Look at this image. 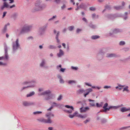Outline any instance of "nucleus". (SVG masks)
Returning <instances> with one entry per match:
<instances>
[{"instance_id": "obj_34", "label": "nucleus", "mask_w": 130, "mask_h": 130, "mask_svg": "<svg viewBox=\"0 0 130 130\" xmlns=\"http://www.w3.org/2000/svg\"><path fill=\"white\" fill-rule=\"evenodd\" d=\"M100 37L99 36L95 35L91 36V38L92 39H96L99 38Z\"/></svg>"}, {"instance_id": "obj_27", "label": "nucleus", "mask_w": 130, "mask_h": 130, "mask_svg": "<svg viewBox=\"0 0 130 130\" xmlns=\"http://www.w3.org/2000/svg\"><path fill=\"white\" fill-rule=\"evenodd\" d=\"M67 82L68 84L72 85L76 84L77 83V82L75 80H69L67 81Z\"/></svg>"}, {"instance_id": "obj_37", "label": "nucleus", "mask_w": 130, "mask_h": 130, "mask_svg": "<svg viewBox=\"0 0 130 130\" xmlns=\"http://www.w3.org/2000/svg\"><path fill=\"white\" fill-rule=\"evenodd\" d=\"M48 48L50 49H54L56 48V47L53 45H49L48 47Z\"/></svg>"}, {"instance_id": "obj_36", "label": "nucleus", "mask_w": 130, "mask_h": 130, "mask_svg": "<svg viewBox=\"0 0 130 130\" xmlns=\"http://www.w3.org/2000/svg\"><path fill=\"white\" fill-rule=\"evenodd\" d=\"M117 85H118V86H116L115 87L116 89H118L119 87H123L125 86V85H122L119 83H118Z\"/></svg>"}, {"instance_id": "obj_50", "label": "nucleus", "mask_w": 130, "mask_h": 130, "mask_svg": "<svg viewBox=\"0 0 130 130\" xmlns=\"http://www.w3.org/2000/svg\"><path fill=\"white\" fill-rule=\"evenodd\" d=\"M71 68L73 70H77L78 69V68L77 67H74L73 66H72L71 67Z\"/></svg>"}, {"instance_id": "obj_21", "label": "nucleus", "mask_w": 130, "mask_h": 130, "mask_svg": "<svg viewBox=\"0 0 130 130\" xmlns=\"http://www.w3.org/2000/svg\"><path fill=\"white\" fill-rule=\"evenodd\" d=\"M88 100L90 102V103H89V105L90 106L94 107L95 106V101L94 100H91L90 99H88Z\"/></svg>"}, {"instance_id": "obj_51", "label": "nucleus", "mask_w": 130, "mask_h": 130, "mask_svg": "<svg viewBox=\"0 0 130 130\" xmlns=\"http://www.w3.org/2000/svg\"><path fill=\"white\" fill-rule=\"evenodd\" d=\"M90 118H88L86 120L84 121V123L85 124H86L87 122L90 121Z\"/></svg>"}, {"instance_id": "obj_42", "label": "nucleus", "mask_w": 130, "mask_h": 130, "mask_svg": "<svg viewBox=\"0 0 130 130\" xmlns=\"http://www.w3.org/2000/svg\"><path fill=\"white\" fill-rule=\"evenodd\" d=\"M125 44V42L123 41H120L119 43V45L121 46L124 45Z\"/></svg>"}, {"instance_id": "obj_53", "label": "nucleus", "mask_w": 130, "mask_h": 130, "mask_svg": "<svg viewBox=\"0 0 130 130\" xmlns=\"http://www.w3.org/2000/svg\"><path fill=\"white\" fill-rule=\"evenodd\" d=\"M66 69L65 68H61L60 69L59 71L60 72H64L65 71V70H66Z\"/></svg>"}, {"instance_id": "obj_52", "label": "nucleus", "mask_w": 130, "mask_h": 130, "mask_svg": "<svg viewBox=\"0 0 130 130\" xmlns=\"http://www.w3.org/2000/svg\"><path fill=\"white\" fill-rule=\"evenodd\" d=\"M27 40H33L34 39V38L32 36H29L27 38Z\"/></svg>"}, {"instance_id": "obj_6", "label": "nucleus", "mask_w": 130, "mask_h": 130, "mask_svg": "<svg viewBox=\"0 0 130 130\" xmlns=\"http://www.w3.org/2000/svg\"><path fill=\"white\" fill-rule=\"evenodd\" d=\"M121 32L120 30L119 29L115 28L111 29L109 32L108 34V35L109 36H111L112 37H115L113 35L115 34H116Z\"/></svg>"}, {"instance_id": "obj_1", "label": "nucleus", "mask_w": 130, "mask_h": 130, "mask_svg": "<svg viewBox=\"0 0 130 130\" xmlns=\"http://www.w3.org/2000/svg\"><path fill=\"white\" fill-rule=\"evenodd\" d=\"M12 53H14L19 48H20V45L19 42L18 38H17L15 41L12 42Z\"/></svg>"}, {"instance_id": "obj_8", "label": "nucleus", "mask_w": 130, "mask_h": 130, "mask_svg": "<svg viewBox=\"0 0 130 130\" xmlns=\"http://www.w3.org/2000/svg\"><path fill=\"white\" fill-rule=\"evenodd\" d=\"M46 61L44 59H42L40 63L39 66L41 68L44 69L48 68V67L46 66Z\"/></svg>"}, {"instance_id": "obj_49", "label": "nucleus", "mask_w": 130, "mask_h": 130, "mask_svg": "<svg viewBox=\"0 0 130 130\" xmlns=\"http://www.w3.org/2000/svg\"><path fill=\"white\" fill-rule=\"evenodd\" d=\"M62 95H60L58 96V98L57 99V100L58 101L61 100L62 99Z\"/></svg>"}, {"instance_id": "obj_24", "label": "nucleus", "mask_w": 130, "mask_h": 130, "mask_svg": "<svg viewBox=\"0 0 130 130\" xmlns=\"http://www.w3.org/2000/svg\"><path fill=\"white\" fill-rule=\"evenodd\" d=\"M108 106V104L107 103H106L104 104V106L103 107V108L104 109L103 110V111L106 112V111L107 110H108V108H107Z\"/></svg>"}, {"instance_id": "obj_43", "label": "nucleus", "mask_w": 130, "mask_h": 130, "mask_svg": "<svg viewBox=\"0 0 130 130\" xmlns=\"http://www.w3.org/2000/svg\"><path fill=\"white\" fill-rule=\"evenodd\" d=\"M7 30V28L6 27V26H5L4 28L2 30V32L3 33H5L6 32Z\"/></svg>"}, {"instance_id": "obj_20", "label": "nucleus", "mask_w": 130, "mask_h": 130, "mask_svg": "<svg viewBox=\"0 0 130 130\" xmlns=\"http://www.w3.org/2000/svg\"><path fill=\"white\" fill-rule=\"evenodd\" d=\"M121 106L120 105H117L116 106H110L108 108V110H109L110 109H118Z\"/></svg>"}, {"instance_id": "obj_28", "label": "nucleus", "mask_w": 130, "mask_h": 130, "mask_svg": "<svg viewBox=\"0 0 130 130\" xmlns=\"http://www.w3.org/2000/svg\"><path fill=\"white\" fill-rule=\"evenodd\" d=\"M116 55L114 53H108L106 54V56L107 57H115Z\"/></svg>"}, {"instance_id": "obj_46", "label": "nucleus", "mask_w": 130, "mask_h": 130, "mask_svg": "<svg viewBox=\"0 0 130 130\" xmlns=\"http://www.w3.org/2000/svg\"><path fill=\"white\" fill-rule=\"evenodd\" d=\"M129 127H128V126L123 127L120 128L119 129L120 130L125 129L129 128Z\"/></svg>"}, {"instance_id": "obj_62", "label": "nucleus", "mask_w": 130, "mask_h": 130, "mask_svg": "<svg viewBox=\"0 0 130 130\" xmlns=\"http://www.w3.org/2000/svg\"><path fill=\"white\" fill-rule=\"evenodd\" d=\"M79 7L81 8H83L84 7L85 5L84 4H81L79 6Z\"/></svg>"}, {"instance_id": "obj_55", "label": "nucleus", "mask_w": 130, "mask_h": 130, "mask_svg": "<svg viewBox=\"0 0 130 130\" xmlns=\"http://www.w3.org/2000/svg\"><path fill=\"white\" fill-rule=\"evenodd\" d=\"M82 30L81 29L77 28L76 30V32L77 33H78L81 32Z\"/></svg>"}, {"instance_id": "obj_18", "label": "nucleus", "mask_w": 130, "mask_h": 130, "mask_svg": "<svg viewBox=\"0 0 130 130\" xmlns=\"http://www.w3.org/2000/svg\"><path fill=\"white\" fill-rule=\"evenodd\" d=\"M55 97V96L54 94H52L46 97L45 98V100H48L51 99H54Z\"/></svg>"}, {"instance_id": "obj_33", "label": "nucleus", "mask_w": 130, "mask_h": 130, "mask_svg": "<svg viewBox=\"0 0 130 130\" xmlns=\"http://www.w3.org/2000/svg\"><path fill=\"white\" fill-rule=\"evenodd\" d=\"M23 105L25 106H29V102L24 101L23 102Z\"/></svg>"}, {"instance_id": "obj_14", "label": "nucleus", "mask_w": 130, "mask_h": 130, "mask_svg": "<svg viewBox=\"0 0 130 130\" xmlns=\"http://www.w3.org/2000/svg\"><path fill=\"white\" fill-rule=\"evenodd\" d=\"M64 54L63 51L61 49H60L59 52L57 54V56L58 57L60 58L64 55Z\"/></svg>"}, {"instance_id": "obj_59", "label": "nucleus", "mask_w": 130, "mask_h": 130, "mask_svg": "<svg viewBox=\"0 0 130 130\" xmlns=\"http://www.w3.org/2000/svg\"><path fill=\"white\" fill-rule=\"evenodd\" d=\"M56 17L57 16H56V15H55L53 16V17H52V18H51L50 19L48 20V21H50L51 20H53L55 18H56Z\"/></svg>"}, {"instance_id": "obj_30", "label": "nucleus", "mask_w": 130, "mask_h": 130, "mask_svg": "<svg viewBox=\"0 0 130 130\" xmlns=\"http://www.w3.org/2000/svg\"><path fill=\"white\" fill-rule=\"evenodd\" d=\"M47 25L48 24H47L39 28L45 32L47 28Z\"/></svg>"}, {"instance_id": "obj_63", "label": "nucleus", "mask_w": 130, "mask_h": 130, "mask_svg": "<svg viewBox=\"0 0 130 130\" xmlns=\"http://www.w3.org/2000/svg\"><path fill=\"white\" fill-rule=\"evenodd\" d=\"M62 65L61 64H60L56 66V69L58 70H59V68H61Z\"/></svg>"}, {"instance_id": "obj_57", "label": "nucleus", "mask_w": 130, "mask_h": 130, "mask_svg": "<svg viewBox=\"0 0 130 130\" xmlns=\"http://www.w3.org/2000/svg\"><path fill=\"white\" fill-rule=\"evenodd\" d=\"M89 26L93 28H95L96 27V26L95 25H93L92 24H90L89 25Z\"/></svg>"}, {"instance_id": "obj_15", "label": "nucleus", "mask_w": 130, "mask_h": 130, "mask_svg": "<svg viewBox=\"0 0 130 130\" xmlns=\"http://www.w3.org/2000/svg\"><path fill=\"white\" fill-rule=\"evenodd\" d=\"M45 116L48 118L47 119H51V117H54V115L51 112H49L46 113L45 115Z\"/></svg>"}, {"instance_id": "obj_41", "label": "nucleus", "mask_w": 130, "mask_h": 130, "mask_svg": "<svg viewBox=\"0 0 130 130\" xmlns=\"http://www.w3.org/2000/svg\"><path fill=\"white\" fill-rule=\"evenodd\" d=\"M115 9L117 10H120L123 7L121 6H115L114 7Z\"/></svg>"}, {"instance_id": "obj_54", "label": "nucleus", "mask_w": 130, "mask_h": 130, "mask_svg": "<svg viewBox=\"0 0 130 130\" xmlns=\"http://www.w3.org/2000/svg\"><path fill=\"white\" fill-rule=\"evenodd\" d=\"M54 2L56 4H59L61 2L60 0H55Z\"/></svg>"}, {"instance_id": "obj_16", "label": "nucleus", "mask_w": 130, "mask_h": 130, "mask_svg": "<svg viewBox=\"0 0 130 130\" xmlns=\"http://www.w3.org/2000/svg\"><path fill=\"white\" fill-rule=\"evenodd\" d=\"M34 86L35 85L33 84L32 85H29L27 86L23 87L20 89V91H22L28 88H33L34 87Z\"/></svg>"}, {"instance_id": "obj_45", "label": "nucleus", "mask_w": 130, "mask_h": 130, "mask_svg": "<svg viewBox=\"0 0 130 130\" xmlns=\"http://www.w3.org/2000/svg\"><path fill=\"white\" fill-rule=\"evenodd\" d=\"M80 112H85L86 111V110H85V108H83L82 107L80 108Z\"/></svg>"}, {"instance_id": "obj_26", "label": "nucleus", "mask_w": 130, "mask_h": 130, "mask_svg": "<svg viewBox=\"0 0 130 130\" xmlns=\"http://www.w3.org/2000/svg\"><path fill=\"white\" fill-rule=\"evenodd\" d=\"M78 114V112L77 111H76L72 114H69L68 115V117L70 118H72L75 116H76V115Z\"/></svg>"}, {"instance_id": "obj_22", "label": "nucleus", "mask_w": 130, "mask_h": 130, "mask_svg": "<svg viewBox=\"0 0 130 130\" xmlns=\"http://www.w3.org/2000/svg\"><path fill=\"white\" fill-rule=\"evenodd\" d=\"M85 91V90L83 88H81L76 91V92L77 94H79L83 93Z\"/></svg>"}, {"instance_id": "obj_25", "label": "nucleus", "mask_w": 130, "mask_h": 130, "mask_svg": "<svg viewBox=\"0 0 130 130\" xmlns=\"http://www.w3.org/2000/svg\"><path fill=\"white\" fill-rule=\"evenodd\" d=\"M130 110V108H126L124 107H122L120 109V111L122 112L126 111H127Z\"/></svg>"}, {"instance_id": "obj_9", "label": "nucleus", "mask_w": 130, "mask_h": 130, "mask_svg": "<svg viewBox=\"0 0 130 130\" xmlns=\"http://www.w3.org/2000/svg\"><path fill=\"white\" fill-rule=\"evenodd\" d=\"M38 120L40 122L45 123H51L53 122L52 120L49 119H48L46 120L43 118H42L38 119Z\"/></svg>"}, {"instance_id": "obj_12", "label": "nucleus", "mask_w": 130, "mask_h": 130, "mask_svg": "<svg viewBox=\"0 0 130 130\" xmlns=\"http://www.w3.org/2000/svg\"><path fill=\"white\" fill-rule=\"evenodd\" d=\"M51 93V91L50 90H46L42 92H39L38 93V95L41 96L46 94H50Z\"/></svg>"}, {"instance_id": "obj_4", "label": "nucleus", "mask_w": 130, "mask_h": 130, "mask_svg": "<svg viewBox=\"0 0 130 130\" xmlns=\"http://www.w3.org/2000/svg\"><path fill=\"white\" fill-rule=\"evenodd\" d=\"M6 0H3V1L4 2L3 3V5L1 7V9H3L5 7L8 8H11L15 7V5L14 4H13L11 6H10L6 2H5V1ZM9 0L10 1L9 3V4H11L13 3L14 2V0Z\"/></svg>"}, {"instance_id": "obj_17", "label": "nucleus", "mask_w": 130, "mask_h": 130, "mask_svg": "<svg viewBox=\"0 0 130 130\" xmlns=\"http://www.w3.org/2000/svg\"><path fill=\"white\" fill-rule=\"evenodd\" d=\"M105 52L104 49L101 50H100L99 52L97 54V56L98 57L100 56L102 57L103 56Z\"/></svg>"}, {"instance_id": "obj_7", "label": "nucleus", "mask_w": 130, "mask_h": 130, "mask_svg": "<svg viewBox=\"0 0 130 130\" xmlns=\"http://www.w3.org/2000/svg\"><path fill=\"white\" fill-rule=\"evenodd\" d=\"M36 81L33 80L31 81H25L22 83V84L23 85H25L27 84H29V85H32L34 84L35 85L34 87H35L36 86Z\"/></svg>"}, {"instance_id": "obj_2", "label": "nucleus", "mask_w": 130, "mask_h": 130, "mask_svg": "<svg viewBox=\"0 0 130 130\" xmlns=\"http://www.w3.org/2000/svg\"><path fill=\"white\" fill-rule=\"evenodd\" d=\"M46 5L44 4H41L39 2H37L35 4V6L33 8L32 11L35 12L38 11L42 10L44 9Z\"/></svg>"}, {"instance_id": "obj_11", "label": "nucleus", "mask_w": 130, "mask_h": 130, "mask_svg": "<svg viewBox=\"0 0 130 130\" xmlns=\"http://www.w3.org/2000/svg\"><path fill=\"white\" fill-rule=\"evenodd\" d=\"M121 16L120 15H117L115 14H107L105 16L106 19H112L116 17H119Z\"/></svg>"}, {"instance_id": "obj_40", "label": "nucleus", "mask_w": 130, "mask_h": 130, "mask_svg": "<svg viewBox=\"0 0 130 130\" xmlns=\"http://www.w3.org/2000/svg\"><path fill=\"white\" fill-rule=\"evenodd\" d=\"M74 26H69L68 29L70 31H71L73 30L74 28Z\"/></svg>"}, {"instance_id": "obj_35", "label": "nucleus", "mask_w": 130, "mask_h": 130, "mask_svg": "<svg viewBox=\"0 0 130 130\" xmlns=\"http://www.w3.org/2000/svg\"><path fill=\"white\" fill-rule=\"evenodd\" d=\"M92 17L93 19H97L99 17L98 15H96L95 13L93 14L92 15Z\"/></svg>"}, {"instance_id": "obj_44", "label": "nucleus", "mask_w": 130, "mask_h": 130, "mask_svg": "<svg viewBox=\"0 0 130 130\" xmlns=\"http://www.w3.org/2000/svg\"><path fill=\"white\" fill-rule=\"evenodd\" d=\"M7 65V63H6L0 61V66H5Z\"/></svg>"}, {"instance_id": "obj_38", "label": "nucleus", "mask_w": 130, "mask_h": 130, "mask_svg": "<svg viewBox=\"0 0 130 130\" xmlns=\"http://www.w3.org/2000/svg\"><path fill=\"white\" fill-rule=\"evenodd\" d=\"M103 104V102H101L100 104H99L98 103H97L96 104V106L97 107H99L102 106Z\"/></svg>"}, {"instance_id": "obj_13", "label": "nucleus", "mask_w": 130, "mask_h": 130, "mask_svg": "<svg viewBox=\"0 0 130 130\" xmlns=\"http://www.w3.org/2000/svg\"><path fill=\"white\" fill-rule=\"evenodd\" d=\"M93 91V90L92 88H89L85 90L84 92L85 93L84 94V95L85 97H86L87 95L89 94L90 92Z\"/></svg>"}, {"instance_id": "obj_23", "label": "nucleus", "mask_w": 130, "mask_h": 130, "mask_svg": "<svg viewBox=\"0 0 130 130\" xmlns=\"http://www.w3.org/2000/svg\"><path fill=\"white\" fill-rule=\"evenodd\" d=\"M129 87L128 86H125L123 88V92H126L127 93H129V90L128 89Z\"/></svg>"}, {"instance_id": "obj_64", "label": "nucleus", "mask_w": 130, "mask_h": 130, "mask_svg": "<svg viewBox=\"0 0 130 130\" xmlns=\"http://www.w3.org/2000/svg\"><path fill=\"white\" fill-rule=\"evenodd\" d=\"M76 116L79 118H82V115L78 113L76 115Z\"/></svg>"}, {"instance_id": "obj_5", "label": "nucleus", "mask_w": 130, "mask_h": 130, "mask_svg": "<svg viewBox=\"0 0 130 130\" xmlns=\"http://www.w3.org/2000/svg\"><path fill=\"white\" fill-rule=\"evenodd\" d=\"M32 29V26L25 25L22 28L21 31V32L22 33L28 32L31 30Z\"/></svg>"}, {"instance_id": "obj_3", "label": "nucleus", "mask_w": 130, "mask_h": 130, "mask_svg": "<svg viewBox=\"0 0 130 130\" xmlns=\"http://www.w3.org/2000/svg\"><path fill=\"white\" fill-rule=\"evenodd\" d=\"M4 55L0 57V60L7 61L9 60V56L8 53V47L6 43L4 44Z\"/></svg>"}, {"instance_id": "obj_39", "label": "nucleus", "mask_w": 130, "mask_h": 130, "mask_svg": "<svg viewBox=\"0 0 130 130\" xmlns=\"http://www.w3.org/2000/svg\"><path fill=\"white\" fill-rule=\"evenodd\" d=\"M59 105L57 104V103L54 102L52 103V105L51 106H53V107H57L58 106H59Z\"/></svg>"}, {"instance_id": "obj_61", "label": "nucleus", "mask_w": 130, "mask_h": 130, "mask_svg": "<svg viewBox=\"0 0 130 130\" xmlns=\"http://www.w3.org/2000/svg\"><path fill=\"white\" fill-rule=\"evenodd\" d=\"M60 32L59 31H58L57 32V34L56 35V38H58V36L59 35Z\"/></svg>"}, {"instance_id": "obj_32", "label": "nucleus", "mask_w": 130, "mask_h": 130, "mask_svg": "<svg viewBox=\"0 0 130 130\" xmlns=\"http://www.w3.org/2000/svg\"><path fill=\"white\" fill-rule=\"evenodd\" d=\"M85 85H87L89 87H91L92 88H95V86H92V85L89 83L85 82L84 83Z\"/></svg>"}, {"instance_id": "obj_58", "label": "nucleus", "mask_w": 130, "mask_h": 130, "mask_svg": "<svg viewBox=\"0 0 130 130\" xmlns=\"http://www.w3.org/2000/svg\"><path fill=\"white\" fill-rule=\"evenodd\" d=\"M35 103L33 102H29V106L30 105H35Z\"/></svg>"}, {"instance_id": "obj_56", "label": "nucleus", "mask_w": 130, "mask_h": 130, "mask_svg": "<svg viewBox=\"0 0 130 130\" xmlns=\"http://www.w3.org/2000/svg\"><path fill=\"white\" fill-rule=\"evenodd\" d=\"M66 7V6L65 4H63V5L61 6V9L62 10H63Z\"/></svg>"}, {"instance_id": "obj_47", "label": "nucleus", "mask_w": 130, "mask_h": 130, "mask_svg": "<svg viewBox=\"0 0 130 130\" xmlns=\"http://www.w3.org/2000/svg\"><path fill=\"white\" fill-rule=\"evenodd\" d=\"M42 112L41 111H36L34 112H33V113L34 115H36L37 114H39L41 113Z\"/></svg>"}, {"instance_id": "obj_31", "label": "nucleus", "mask_w": 130, "mask_h": 130, "mask_svg": "<svg viewBox=\"0 0 130 130\" xmlns=\"http://www.w3.org/2000/svg\"><path fill=\"white\" fill-rule=\"evenodd\" d=\"M38 32L40 36H42L44 34V31L39 28L38 31Z\"/></svg>"}, {"instance_id": "obj_19", "label": "nucleus", "mask_w": 130, "mask_h": 130, "mask_svg": "<svg viewBox=\"0 0 130 130\" xmlns=\"http://www.w3.org/2000/svg\"><path fill=\"white\" fill-rule=\"evenodd\" d=\"M57 77L59 80V82L60 84H63L64 83V81L63 79L61 76L58 74L57 75Z\"/></svg>"}, {"instance_id": "obj_60", "label": "nucleus", "mask_w": 130, "mask_h": 130, "mask_svg": "<svg viewBox=\"0 0 130 130\" xmlns=\"http://www.w3.org/2000/svg\"><path fill=\"white\" fill-rule=\"evenodd\" d=\"M44 90V89L43 88H40L39 89L38 91L40 92H41L43 91Z\"/></svg>"}, {"instance_id": "obj_48", "label": "nucleus", "mask_w": 130, "mask_h": 130, "mask_svg": "<svg viewBox=\"0 0 130 130\" xmlns=\"http://www.w3.org/2000/svg\"><path fill=\"white\" fill-rule=\"evenodd\" d=\"M18 15V14L17 13H14L12 15V17L14 18H17V17Z\"/></svg>"}, {"instance_id": "obj_29", "label": "nucleus", "mask_w": 130, "mask_h": 130, "mask_svg": "<svg viewBox=\"0 0 130 130\" xmlns=\"http://www.w3.org/2000/svg\"><path fill=\"white\" fill-rule=\"evenodd\" d=\"M35 93V92L34 91L31 92L27 94L26 96L27 97H31L34 95Z\"/></svg>"}, {"instance_id": "obj_10", "label": "nucleus", "mask_w": 130, "mask_h": 130, "mask_svg": "<svg viewBox=\"0 0 130 130\" xmlns=\"http://www.w3.org/2000/svg\"><path fill=\"white\" fill-rule=\"evenodd\" d=\"M65 107L67 108H70L71 109L70 110H64V111L66 113H71L73 112V111L74 110V107L72 106H70L68 105H66L65 106Z\"/></svg>"}]
</instances>
